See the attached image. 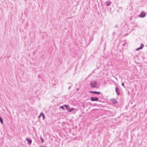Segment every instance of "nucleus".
<instances>
[{"label": "nucleus", "mask_w": 147, "mask_h": 147, "mask_svg": "<svg viewBox=\"0 0 147 147\" xmlns=\"http://www.w3.org/2000/svg\"><path fill=\"white\" fill-rule=\"evenodd\" d=\"M114 100L115 101V102H116V100Z\"/></svg>", "instance_id": "obj_17"}, {"label": "nucleus", "mask_w": 147, "mask_h": 147, "mask_svg": "<svg viewBox=\"0 0 147 147\" xmlns=\"http://www.w3.org/2000/svg\"><path fill=\"white\" fill-rule=\"evenodd\" d=\"M117 25H116L115 26V27H116V28H117Z\"/></svg>", "instance_id": "obj_15"}, {"label": "nucleus", "mask_w": 147, "mask_h": 147, "mask_svg": "<svg viewBox=\"0 0 147 147\" xmlns=\"http://www.w3.org/2000/svg\"><path fill=\"white\" fill-rule=\"evenodd\" d=\"M67 18L69 19V18Z\"/></svg>", "instance_id": "obj_18"}, {"label": "nucleus", "mask_w": 147, "mask_h": 147, "mask_svg": "<svg viewBox=\"0 0 147 147\" xmlns=\"http://www.w3.org/2000/svg\"><path fill=\"white\" fill-rule=\"evenodd\" d=\"M42 142H44L42 138L41 137L40 138Z\"/></svg>", "instance_id": "obj_12"}, {"label": "nucleus", "mask_w": 147, "mask_h": 147, "mask_svg": "<svg viewBox=\"0 0 147 147\" xmlns=\"http://www.w3.org/2000/svg\"><path fill=\"white\" fill-rule=\"evenodd\" d=\"M70 87L69 86V89H70Z\"/></svg>", "instance_id": "obj_16"}, {"label": "nucleus", "mask_w": 147, "mask_h": 147, "mask_svg": "<svg viewBox=\"0 0 147 147\" xmlns=\"http://www.w3.org/2000/svg\"><path fill=\"white\" fill-rule=\"evenodd\" d=\"M144 46V45L143 44H142V43L141 44L140 47H139L137 49H136V51H138L139 49H142L143 48Z\"/></svg>", "instance_id": "obj_7"}, {"label": "nucleus", "mask_w": 147, "mask_h": 147, "mask_svg": "<svg viewBox=\"0 0 147 147\" xmlns=\"http://www.w3.org/2000/svg\"><path fill=\"white\" fill-rule=\"evenodd\" d=\"M122 84V86H123L124 87V83L123 82H122V84Z\"/></svg>", "instance_id": "obj_13"}, {"label": "nucleus", "mask_w": 147, "mask_h": 147, "mask_svg": "<svg viewBox=\"0 0 147 147\" xmlns=\"http://www.w3.org/2000/svg\"><path fill=\"white\" fill-rule=\"evenodd\" d=\"M106 5L107 6H109L110 5L111 3V2L110 1H108L105 2Z\"/></svg>", "instance_id": "obj_9"}, {"label": "nucleus", "mask_w": 147, "mask_h": 147, "mask_svg": "<svg viewBox=\"0 0 147 147\" xmlns=\"http://www.w3.org/2000/svg\"><path fill=\"white\" fill-rule=\"evenodd\" d=\"M64 107H65V106L64 105H63V106H60V108L62 109L63 110H64L65 109L64 108Z\"/></svg>", "instance_id": "obj_11"}, {"label": "nucleus", "mask_w": 147, "mask_h": 147, "mask_svg": "<svg viewBox=\"0 0 147 147\" xmlns=\"http://www.w3.org/2000/svg\"><path fill=\"white\" fill-rule=\"evenodd\" d=\"M64 106L66 107V109L69 112H71L74 109V108H71L69 107H68L66 105H64Z\"/></svg>", "instance_id": "obj_3"}, {"label": "nucleus", "mask_w": 147, "mask_h": 147, "mask_svg": "<svg viewBox=\"0 0 147 147\" xmlns=\"http://www.w3.org/2000/svg\"><path fill=\"white\" fill-rule=\"evenodd\" d=\"M98 99V98L96 97H91L90 98V100L92 101H97Z\"/></svg>", "instance_id": "obj_4"}, {"label": "nucleus", "mask_w": 147, "mask_h": 147, "mask_svg": "<svg viewBox=\"0 0 147 147\" xmlns=\"http://www.w3.org/2000/svg\"><path fill=\"white\" fill-rule=\"evenodd\" d=\"M90 92L95 94H99L100 93V92H99L94 91H90Z\"/></svg>", "instance_id": "obj_6"}, {"label": "nucleus", "mask_w": 147, "mask_h": 147, "mask_svg": "<svg viewBox=\"0 0 147 147\" xmlns=\"http://www.w3.org/2000/svg\"><path fill=\"white\" fill-rule=\"evenodd\" d=\"M146 13L144 11L142 12L138 16L141 18H144L146 15Z\"/></svg>", "instance_id": "obj_2"}, {"label": "nucleus", "mask_w": 147, "mask_h": 147, "mask_svg": "<svg viewBox=\"0 0 147 147\" xmlns=\"http://www.w3.org/2000/svg\"><path fill=\"white\" fill-rule=\"evenodd\" d=\"M82 104H83V107L84 108V103H82Z\"/></svg>", "instance_id": "obj_14"}, {"label": "nucleus", "mask_w": 147, "mask_h": 147, "mask_svg": "<svg viewBox=\"0 0 147 147\" xmlns=\"http://www.w3.org/2000/svg\"><path fill=\"white\" fill-rule=\"evenodd\" d=\"M42 116L43 117V119H45V115L44 114H43L42 113H41V114H40L39 116L38 117H40V116Z\"/></svg>", "instance_id": "obj_10"}, {"label": "nucleus", "mask_w": 147, "mask_h": 147, "mask_svg": "<svg viewBox=\"0 0 147 147\" xmlns=\"http://www.w3.org/2000/svg\"><path fill=\"white\" fill-rule=\"evenodd\" d=\"M26 140H27L28 142V144H31L32 141L31 140H29V138H26Z\"/></svg>", "instance_id": "obj_8"}, {"label": "nucleus", "mask_w": 147, "mask_h": 147, "mask_svg": "<svg viewBox=\"0 0 147 147\" xmlns=\"http://www.w3.org/2000/svg\"><path fill=\"white\" fill-rule=\"evenodd\" d=\"M91 87L93 88H97V84L96 82L95 81H93L91 82L90 83Z\"/></svg>", "instance_id": "obj_1"}, {"label": "nucleus", "mask_w": 147, "mask_h": 147, "mask_svg": "<svg viewBox=\"0 0 147 147\" xmlns=\"http://www.w3.org/2000/svg\"><path fill=\"white\" fill-rule=\"evenodd\" d=\"M115 90H116V92L117 94L118 95H119L120 94V92H119V88L116 87L115 88Z\"/></svg>", "instance_id": "obj_5"}]
</instances>
